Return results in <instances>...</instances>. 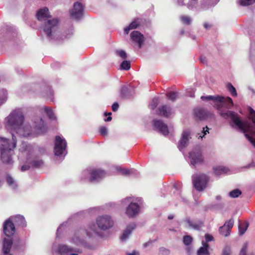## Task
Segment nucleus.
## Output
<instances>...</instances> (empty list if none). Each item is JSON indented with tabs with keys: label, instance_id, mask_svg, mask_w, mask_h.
Wrapping results in <instances>:
<instances>
[{
	"label": "nucleus",
	"instance_id": "obj_48",
	"mask_svg": "<svg viewBox=\"0 0 255 255\" xmlns=\"http://www.w3.org/2000/svg\"><path fill=\"white\" fill-rule=\"evenodd\" d=\"M158 102H159V100H158V98H154L153 99L151 103H150V107L151 108V109H155L158 104Z\"/></svg>",
	"mask_w": 255,
	"mask_h": 255
},
{
	"label": "nucleus",
	"instance_id": "obj_26",
	"mask_svg": "<svg viewBox=\"0 0 255 255\" xmlns=\"http://www.w3.org/2000/svg\"><path fill=\"white\" fill-rule=\"evenodd\" d=\"M14 248L18 251L23 252L26 248V242L19 239L14 244Z\"/></svg>",
	"mask_w": 255,
	"mask_h": 255
},
{
	"label": "nucleus",
	"instance_id": "obj_18",
	"mask_svg": "<svg viewBox=\"0 0 255 255\" xmlns=\"http://www.w3.org/2000/svg\"><path fill=\"white\" fill-rule=\"evenodd\" d=\"M10 219L14 223L15 226L25 227L26 226V223L23 216L16 215L10 217Z\"/></svg>",
	"mask_w": 255,
	"mask_h": 255
},
{
	"label": "nucleus",
	"instance_id": "obj_42",
	"mask_svg": "<svg viewBox=\"0 0 255 255\" xmlns=\"http://www.w3.org/2000/svg\"><path fill=\"white\" fill-rule=\"evenodd\" d=\"M227 88L233 96L236 97L237 96V91L232 84L228 83L227 85Z\"/></svg>",
	"mask_w": 255,
	"mask_h": 255
},
{
	"label": "nucleus",
	"instance_id": "obj_3",
	"mask_svg": "<svg viewBox=\"0 0 255 255\" xmlns=\"http://www.w3.org/2000/svg\"><path fill=\"white\" fill-rule=\"evenodd\" d=\"M38 20L44 21L42 26L44 33L50 40H63L70 37L73 34V28L71 26L66 34L62 35L59 29V19L57 18H50L49 9L46 7L39 9L36 13Z\"/></svg>",
	"mask_w": 255,
	"mask_h": 255
},
{
	"label": "nucleus",
	"instance_id": "obj_8",
	"mask_svg": "<svg viewBox=\"0 0 255 255\" xmlns=\"http://www.w3.org/2000/svg\"><path fill=\"white\" fill-rule=\"evenodd\" d=\"M209 180V177L205 174H194L192 176V181L195 189L201 191L205 189Z\"/></svg>",
	"mask_w": 255,
	"mask_h": 255
},
{
	"label": "nucleus",
	"instance_id": "obj_12",
	"mask_svg": "<svg viewBox=\"0 0 255 255\" xmlns=\"http://www.w3.org/2000/svg\"><path fill=\"white\" fill-rule=\"evenodd\" d=\"M106 172L101 169L92 168L91 175L89 177V181L97 183L100 181L106 176Z\"/></svg>",
	"mask_w": 255,
	"mask_h": 255
},
{
	"label": "nucleus",
	"instance_id": "obj_4",
	"mask_svg": "<svg viewBox=\"0 0 255 255\" xmlns=\"http://www.w3.org/2000/svg\"><path fill=\"white\" fill-rule=\"evenodd\" d=\"M114 225V221L112 218L108 215L99 216L96 218V225L94 223H91L88 225V229L86 230L87 235L90 237L92 236V232L97 234L98 229L102 231H107Z\"/></svg>",
	"mask_w": 255,
	"mask_h": 255
},
{
	"label": "nucleus",
	"instance_id": "obj_10",
	"mask_svg": "<svg viewBox=\"0 0 255 255\" xmlns=\"http://www.w3.org/2000/svg\"><path fill=\"white\" fill-rule=\"evenodd\" d=\"M52 250L60 255H78L77 253H72L75 251L73 247L63 244H59L58 246L54 245L52 248Z\"/></svg>",
	"mask_w": 255,
	"mask_h": 255
},
{
	"label": "nucleus",
	"instance_id": "obj_39",
	"mask_svg": "<svg viewBox=\"0 0 255 255\" xmlns=\"http://www.w3.org/2000/svg\"><path fill=\"white\" fill-rule=\"evenodd\" d=\"M220 234L225 237L228 236L230 234V231L227 230V228H226V226H223L220 227L219 230Z\"/></svg>",
	"mask_w": 255,
	"mask_h": 255
},
{
	"label": "nucleus",
	"instance_id": "obj_54",
	"mask_svg": "<svg viewBox=\"0 0 255 255\" xmlns=\"http://www.w3.org/2000/svg\"><path fill=\"white\" fill-rule=\"evenodd\" d=\"M231 254V249L229 247H226L222 253V255H230Z\"/></svg>",
	"mask_w": 255,
	"mask_h": 255
},
{
	"label": "nucleus",
	"instance_id": "obj_52",
	"mask_svg": "<svg viewBox=\"0 0 255 255\" xmlns=\"http://www.w3.org/2000/svg\"><path fill=\"white\" fill-rule=\"evenodd\" d=\"M67 224V223H64L62 224H61L59 227L58 228L57 230V233H56V238H58L59 237V234L60 233L61 231L62 230V228L64 227V226H66Z\"/></svg>",
	"mask_w": 255,
	"mask_h": 255
},
{
	"label": "nucleus",
	"instance_id": "obj_5",
	"mask_svg": "<svg viewBox=\"0 0 255 255\" xmlns=\"http://www.w3.org/2000/svg\"><path fill=\"white\" fill-rule=\"evenodd\" d=\"M12 144H9L7 139L0 137V150L1 152V161L7 164L12 163V155L13 154V149L16 147V139L13 133H12Z\"/></svg>",
	"mask_w": 255,
	"mask_h": 255
},
{
	"label": "nucleus",
	"instance_id": "obj_30",
	"mask_svg": "<svg viewBox=\"0 0 255 255\" xmlns=\"http://www.w3.org/2000/svg\"><path fill=\"white\" fill-rule=\"evenodd\" d=\"M91 170L92 168H89L84 170L81 174V180H88L89 181V177L91 175Z\"/></svg>",
	"mask_w": 255,
	"mask_h": 255
},
{
	"label": "nucleus",
	"instance_id": "obj_22",
	"mask_svg": "<svg viewBox=\"0 0 255 255\" xmlns=\"http://www.w3.org/2000/svg\"><path fill=\"white\" fill-rule=\"evenodd\" d=\"M172 110L170 106L164 105L159 108V114L167 118L172 114Z\"/></svg>",
	"mask_w": 255,
	"mask_h": 255
},
{
	"label": "nucleus",
	"instance_id": "obj_7",
	"mask_svg": "<svg viewBox=\"0 0 255 255\" xmlns=\"http://www.w3.org/2000/svg\"><path fill=\"white\" fill-rule=\"evenodd\" d=\"M66 147L67 143L65 139L63 137L56 136L54 149L55 156L62 157L63 158L65 157L67 153Z\"/></svg>",
	"mask_w": 255,
	"mask_h": 255
},
{
	"label": "nucleus",
	"instance_id": "obj_57",
	"mask_svg": "<svg viewBox=\"0 0 255 255\" xmlns=\"http://www.w3.org/2000/svg\"><path fill=\"white\" fill-rule=\"evenodd\" d=\"M119 107V106L118 103L117 102L114 103L112 106L113 111L114 112H116L118 110Z\"/></svg>",
	"mask_w": 255,
	"mask_h": 255
},
{
	"label": "nucleus",
	"instance_id": "obj_44",
	"mask_svg": "<svg viewBox=\"0 0 255 255\" xmlns=\"http://www.w3.org/2000/svg\"><path fill=\"white\" fill-rule=\"evenodd\" d=\"M234 223V220L233 219H230L229 220L227 221L224 225L226 226V228H227V230L231 231V229L233 227Z\"/></svg>",
	"mask_w": 255,
	"mask_h": 255
},
{
	"label": "nucleus",
	"instance_id": "obj_34",
	"mask_svg": "<svg viewBox=\"0 0 255 255\" xmlns=\"http://www.w3.org/2000/svg\"><path fill=\"white\" fill-rule=\"evenodd\" d=\"M117 170L120 172L122 175H130L133 172V169H128L126 168H122L120 167H117Z\"/></svg>",
	"mask_w": 255,
	"mask_h": 255
},
{
	"label": "nucleus",
	"instance_id": "obj_64",
	"mask_svg": "<svg viewBox=\"0 0 255 255\" xmlns=\"http://www.w3.org/2000/svg\"><path fill=\"white\" fill-rule=\"evenodd\" d=\"M112 118L111 116H109L105 120L106 122H110L112 120Z\"/></svg>",
	"mask_w": 255,
	"mask_h": 255
},
{
	"label": "nucleus",
	"instance_id": "obj_55",
	"mask_svg": "<svg viewBox=\"0 0 255 255\" xmlns=\"http://www.w3.org/2000/svg\"><path fill=\"white\" fill-rule=\"evenodd\" d=\"M206 128H207L206 130H205V128H203V131L201 133H199V138H202L203 136H205V135H206L207 134V133H209V128H207V127H206Z\"/></svg>",
	"mask_w": 255,
	"mask_h": 255
},
{
	"label": "nucleus",
	"instance_id": "obj_60",
	"mask_svg": "<svg viewBox=\"0 0 255 255\" xmlns=\"http://www.w3.org/2000/svg\"><path fill=\"white\" fill-rule=\"evenodd\" d=\"M200 60L203 63H207L206 58L205 56H202L200 57Z\"/></svg>",
	"mask_w": 255,
	"mask_h": 255
},
{
	"label": "nucleus",
	"instance_id": "obj_9",
	"mask_svg": "<svg viewBox=\"0 0 255 255\" xmlns=\"http://www.w3.org/2000/svg\"><path fill=\"white\" fill-rule=\"evenodd\" d=\"M137 202H130L126 210V214L129 218L136 216L140 212L141 206L142 203L141 199H137Z\"/></svg>",
	"mask_w": 255,
	"mask_h": 255
},
{
	"label": "nucleus",
	"instance_id": "obj_40",
	"mask_svg": "<svg viewBox=\"0 0 255 255\" xmlns=\"http://www.w3.org/2000/svg\"><path fill=\"white\" fill-rule=\"evenodd\" d=\"M167 98L172 101H175L178 97V93L175 92H168L166 93Z\"/></svg>",
	"mask_w": 255,
	"mask_h": 255
},
{
	"label": "nucleus",
	"instance_id": "obj_20",
	"mask_svg": "<svg viewBox=\"0 0 255 255\" xmlns=\"http://www.w3.org/2000/svg\"><path fill=\"white\" fill-rule=\"evenodd\" d=\"M70 242L78 246L89 247V245L87 241L85 239H81L79 237L78 233H75L74 237L70 239Z\"/></svg>",
	"mask_w": 255,
	"mask_h": 255
},
{
	"label": "nucleus",
	"instance_id": "obj_31",
	"mask_svg": "<svg viewBox=\"0 0 255 255\" xmlns=\"http://www.w3.org/2000/svg\"><path fill=\"white\" fill-rule=\"evenodd\" d=\"M53 92L49 86L46 88V91L43 93V97L47 100L53 101Z\"/></svg>",
	"mask_w": 255,
	"mask_h": 255
},
{
	"label": "nucleus",
	"instance_id": "obj_28",
	"mask_svg": "<svg viewBox=\"0 0 255 255\" xmlns=\"http://www.w3.org/2000/svg\"><path fill=\"white\" fill-rule=\"evenodd\" d=\"M6 180L7 184L12 189H15L17 188V183L11 175L9 174L7 175L6 177Z\"/></svg>",
	"mask_w": 255,
	"mask_h": 255
},
{
	"label": "nucleus",
	"instance_id": "obj_62",
	"mask_svg": "<svg viewBox=\"0 0 255 255\" xmlns=\"http://www.w3.org/2000/svg\"><path fill=\"white\" fill-rule=\"evenodd\" d=\"M213 0H208V2L210 4H211V6H213V5H214L217 2H213Z\"/></svg>",
	"mask_w": 255,
	"mask_h": 255
},
{
	"label": "nucleus",
	"instance_id": "obj_19",
	"mask_svg": "<svg viewBox=\"0 0 255 255\" xmlns=\"http://www.w3.org/2000/svg\"><path fill=\"white\" fill-rule=\"evenodd\" d=\"M136 227V224L135 223H132L129 224L124 231V233L122 236L121 237V240L122 241L124 242L127 241L131 232L133 230H134Z\"/></svg>",
	"mask_w": 255,
	"mask_h": 255
},
{
	"label": "nucleus",
	"instance_id": "obj_25",
	"mask_svg": "<svg viewBox=\"0 0 255 255\" xmlns=\"http://www.w3.org/2000/svg\"><path fill=\"white\" fill-rule=\"evenodd\" d=\"M202 247H200L197 251V255H208L209 254L208 244L205 243L204 241H202Z\"/></svg>",
	"mask_w": 255,
	"mask_h": 255
},
{
	"label": "nucleus",
	"instance_id": "obj_21",
	"mask_svg": "<svg viewBox=\"0 0 255 255\" xmlns=\"http://www.w3.org/2000/svg\"><path fill=\"white\" fill-rule=\"evenodd\" d=\"M13 244L11 238H5L3 240L2 253L4 255L9 254Z\"/></svg>",
	"mask_w": 255,
	"mask_h": 255
},
{
	"label": "nucleus",
	"instance_id": "obj_16",
	"mask_svg": "<svg viewBox=\"0 0 255 255\" xmlns=\"http://www.w3.org/2000/svg\"><path fill=\"white\" fill-rule=\"evenodd\" d=\"M130 38L133 43L137 44L140 48L143 44L145 38L144 36L137 31H133L130 33Z\"/></svg>",
	"mask_w": 255,
	"mask_h": 255
},
{
	"label": "nucleus",
	"instance_id": "obj_1",
	"mask_svg": "<svg viewBox=\"0 0 255 255\" xmlns=\"http://www.w3.org/2000/svg\"><path fill=\"white\" fill-rule=\"evenodd\" d=\"M201 99L204 101H212L215 103L214 107L217 108L219 114L223 118H230V125L234 128H237L243 132L246 138L255 147V139L253 137L255 136V111L250 107L249 108L248 121H242L238 115L231 111H223L221 105L223 102V97L220 96H202Z\"/></svg>",
	"mask_w": 255,
	"mask_h": 255
},
{
	"label": "nucleus",
	"instance_id": "obj_13",
	"mask_svg": "<svg viewBox=\"0 0 255 255\" xmlns=\"http://www.w3.org/2000/svg\"><path fill=\"white\" fill-rule=\"evenodd\" d=\"M84 12V7L82 4L79 2H75L73 5V7L70 11L71 17L75 19H80Z\"/></svg>",
	"mask_w": 255,
	"mask_h": 255
},
{
	"label": "nucleus",
	"instance_id": "obj_59",
	"mask_svg": "<svg viewBox=\"0 0 255 255\" xmlns=\"http://www.w3.org/2000/svg\"><path fill=\"white\" fill-rule=\"evenodd\" d=\"M127 255H139V254L135 251H133L131 253L127 254Z\"/></svg>",
	"mask_w": 255,
	"mask_h": 255
},
{
	"label": "nucleus",
	"instance_id": "obj_29",
	"mask_svg": "<svg viewBox=\"0 0 255 255\" xmlns=\"http://www.w3.org/2000/svg\"><path fill=\"white\" fill-rule=\"evenodd\" d=\"M214 173L217 175H220L228 172V169L224 166H218L213 168Z\"/></svg>",
	"mask_w": 255,
	"mask_h": 255
},
{
	"label": "nucleus",
	"instance_id": "obj_41",
	"mask_svg": "<svg viewBox=\"0 0 255 255\" xmlns=\"http://www.w3.org/2000/svg\"><path fill=\"white\" fill-rule=\"evenodd\" d=\"M255 0H238V2L242 6H248L253 4Z\"/></svg>",
	"mask_w": 255,
	"mask_h": 255
},
{
	"label": "nucleus",
	"instance_id": "obj_46",
	"mask_svg": "<svg viewBox=\"0 0 255 255\" xmlns=\"http://www.w3.org/2000/svg\"><path fill=\"white\" fill-rule=\"evenodd\" d=\"M116 53L122 59H126L127 57V53L123 50H118L116 51Z\"/></svg>",
	"mask_w": 255,
	"mask_h": 255
},
{
	"label": "nucleus",
	"instance_id": "obj_56",
	"mask_svg": "<svg viewBox=\"0 0 255 255\" xmlns=\"http://www.w3.org/2000/svg\"><path fill=\"white\" fill-rule=\"evenodd\" d=\"M205 240L206 242H209L213 240V237L209 234L205 235Z\"/></svg>",
	"mask_w": 255,
	"mask_h": 255
},
{
	"label": "nucleus",
	"instance_id": "obj_27",
	"mask_svg": "<svg viewBox=\"0 0 255 255\" xmlns=\"http://www.w3.org/2000/svg\"><path fill=\"white\" fill-rule=\"evenodd\" d=\"M41 110L47 115L50 120H56V118L55 116L53 111L50 107H44L41 109Z\"/></svg>",
	"mask_w": 255,
	"mask_h": 255
},
{
	"label": "nucleus",
	"instance_id": "obj_38",
	"mask_svg": "<svg viewBox=\"0 0 255 255\" xmlns=\"http://www.w3.org/2000/svg\"><path fill=\"white\" fill-rule=\"evenodd\" d=\"M130 68V62L127 60H124L122 62L120 65V68L121 70H128Z\"/></svg>",
	"mask_w": 255,
	"mask_h": 255
},
{
	"label": "nucleus",
	"instance_id": "obj_6",
	"mask_svg": "<svg viewBox=\"0 0 255 255\" xmlns=\"http://www.w3.org/2000/svg\"><path fill=\"white\" fill-rule=\"evenodd\" d=\"M34 150V147L32 145L23 142L19 149L18 158L23 160V158H25V162L31 164V166L39 167L42 165L43 161L39 158L33 159V153Z\"/></svg>",
	"mask_w": 255,
	"mask_h": 255
},
{
	"label": "nucleus",
	"instance_id": "obj_45",
	"mask_svg": "<svg viewBox=\"0 0 255 255\" xmlns=\"http://www.w3.org/2000/svg\"><path fill=\"white\" fill-rule=\"evenodd\" d=\"M128 88L127 86H123L121 89V94L122 97L126 98L128 96Z\"/></svg>",
	"mask_w": 255,
	"mask_h": 255
},
{
	"label": "nucleus",
	"instance_id": "obj_47",
	"mask_svg": "<svg viewBox=\"0 0 255 255\" xmlns=\"http://www.w3.org/2000/svg\"><path fill=\"white\" fill-rule=\"evenodd\" d=\"M183 242L186 246H188L192 243V238L190 236H185L183 237Z\"/></svg>",
	"mask_w": 255,
	"mask_h": 255
},
{
	"label": "nucleus",
	"instance_id": "obj_23",
	"mask_svg": "<svg viewBox=\"0 0 255 255\" xmlns=\"http://www.w3.org/2000/svg\"><path fill=\"white\" fill-rule=\"evenodd\" d=\"M194 114L195 117L200 120L205 119L208 115V113L206 110L201 108L195 109Z\"/></svg>",
	"mask_w": 255,
	"mask_h": 255
},
{
	"label": "nucleus",
	"instance_id": "obj_35",
	"mask_svg": "<svg viewBox=\"0 0 255 255\" xmlns=\"http://www.w3.org/2000/svg\"><path fill=\"white\" fill-rule=\"evenodd\" d=\"M248 225L246 223H240L239 225V231L240 235H243L246 232Z\"/></svg>",
	"mask_w": 255,
	"mask_h": 255
},
{
	"label": "nucleus",
	"instance_id": "obj_51",
	"mask_svg": "<svg viewBox=\"0 0 255 255\" xmlns=\"http://www.w3.org/2000/svg\"><path fill=\"white\" fill-rule=\"evenodd\" d=\"M247 251V244H245L241 250L240 255H246ZM249 255H254V254H251Z\"/></svg>",
	"mask_w": 255,
	"mask_h": 255
},
{
	"label": "nucleus",
	"instance_id": "obj_43",
	"mask_svg": "<svg viewBox=\"0 0 255 255\" xmlns=\"http://www.w3.org/2000/svg\"><path fill=\"white\" fill-rule=\"evenodd\" d=\"M187 222L190 227H192V228L195 229V230H199L202 226V223L200 222L199 223H193L191 221H190L189 220H187Z\"/></svg>",
	"mask_w": 255,
	"mask_h": 255
},
{
	"label": "nucleus",
	"instance_id": "obj_50",
	"mask_svg": "<svg viewBox=\"0 0 255 255\" xmlns=\"http://www.w3.org/2000/svg\"><path fill=\"white\" fill-rule=\"evenodd\" d=\"M159 252L162 255H169L170 251L169 249L164 247H161L159 249Z\"/></svg>",
	"mask_w": 255,
	"mask_h": 255
},
{
	"label": "nucleus",
	"instance_id": "obj_58",
	"mask_svg": "<svg viewBox=\"0 0 255 255\" xmlns=\"http://www.w3.org/2000/svg\"><path fill=\"white\" fill-rule=\"evenodd\" d=\"M30 166H31V165H29L26 164V165H22L21 167V170L22 171L27 170L29 169Z\"/></svg>",
	"mask_w": 255,
	"mask_h": 255
},
{
	"label": "nucleus",
	"instance_id": "obj_24",
	"mask_svg": "<svg viewBox=\"0 0 255 255\" xmlns=\"http://www.w3.org/2000/svg\"><path fill=\"white\" fill-rule=\"evenodd\" d=\"M140 19L139 18L135 19L134 21L131 22L128 26H127L125 28V33L126 34H128L130 30L137 28L140 24Z\"/></svg>",
	"mask_w": 255,
	"mask_h": 255
},
{
	"label": "nucleus",
	"instance_id": "obj_17",
	"mask_svg": "<svg viewBox=\"0 0 255 255\" xmlns=\"http://www.w3.org/2000/svg\"><path fill=\"white\" fill-rule=\"evenodd\" d=\"M190 137V132L188 130H184L182 134V137L179 141L178 147L180 151L187 145Z\"/></svg>",
	"mask_w": 255,
	"mask_h": 255
},
{
	"label": "nucleus",
	"instance_id": "obj_11",
	"mask_svg": "<svg viewBox=\"0 0 255 255\" xmlns=\"http://www.w3.org/2000/svg\"><path fill=\"white\" fill-rule=\"evenodd\" d=\"M189 157L192 165L196 166L204 162V158L199 148H195L189 153Z\"/></svg>",
	"mask_w": 255,
	"mask_h": 255
},
{
	"label": "nucleus",
	"instance_id": "obj_53",
	"mask_svg": "<svg viewBox=\"0 0 255 255\" xmlns=\"http://www.w3.org/2000/svg\"><path fill=\"white\" fill-rule=\"evenodd\" d=\"M100 133L102 135L105 136L107 135L108 130L105 127H102L100 129Z\"/></svg>",
	"mask_w": 255,
	"mask_h": 255
},
{
	"label": "nucleus",
	"instance_id": "obj_36",
	"mask_svg": "<svg viewBox=\"0 0 255 255\" xmlns=\"http://www.w3.org/2000/svg\"><path fill=\"white\" fill-rule=\"evenodd\" d=\"M7 91L5 90H2L0 94V106L3 104L7 99Z\"/></svg>",
	"mask_w": 255,
	"mask_h": 255
},
{
	"label": "nucleus",
	"instance_id": "obj_61",
	"mask_svg": "<svg viewBox=\"0 0 255 255\" xmlns=\"http://www.w3.org/2000/svg\"><path fill=\"white\" fill-rule=\"evenodd\" d=\"M184 0H177L178 4L181 6L184 5Z\"/></svg>",
	"mask_w": 255,
	"mask_h": 255
},
{
	"label": "nucleus",
	"instance_id": "obj_63",
	"mask_svg": "<svg viewBox=\"0 0 255 255\" xmlns=\"http://www.w3.org/2000/svg\"><path fill=\"white\" fill-rule=\"evenodd\" d=\"M204 27L206 29H208L209 28H210V25L209 24L207 23H205L204 24Z\"/></svg>",
	"mask_w": 255,
	"mask_h": 255
},
{
	"label": "nucleus",
	"instance_id": "obj_37",
	"mask_svg": "<svg viewBox=\"0 0 255 255\" xmlns=\"http://www.w3.org/2000/svg\"><path fill=\"white\" fill-rule=\"evenodd\" d=\"M242 194V192L238 189H234L229 193V196L231 198H237Z\"/></svg>",
	"mask_w": 255,
	"mask_h": 255
},
{
	"label": "nucleus",
	"instance_id": "obj_49",
	"mask_svg": "<svg viewBox=\"0 0 255 255\" xmlns=\"http://www.w3.org/2000/svg\"><path fill=\"white\" fill-rule=\"evenodd\" d=\"M196 0H190L187 3V7L190 9H193L196 5Z\"/></svg>",
	"mask_w": 255,
	"mask_h": 255
},
{
	"label": "nucleus",
	"instance_id": "obj_14",
	"mask_svg": "<svg viewBox=\"0 0 255 255\" xmlns=\"http://www.w3.org/2000/svg\"><path fill=\"white\" fill-rule=\"evenodd\" d=\"M3 232L7 237L13 235L15 232V226L10 217L3 224Z\"/></svg>",
	"mask_w": 255,
	"mask_h": 255
},
{
	"label": "nucleus",
	"instance_id": "obj_2",
	"mask_svg": "<svg viewBox=\"0 0 255 255\" xmlns=\"http://www.w3.org/2000/svg\"><path fill=\"white\" fill-rule=\"evenodd\" d=\"M24 116L20 109H15L11 112L5 119L6 128L11 129V134L14 132L20 136L30 137L44 133L47 127L41 118L37 117L33 120V128L28 123L24 122Z\"/></svg>",
	"mask_w": 255,
	"mask_h": 255
},
{
	"label": "nucleus",
	"instance_id": "obj_15",
	"mask_svg": "<svg viewBox=\"0 0 255 255\" xmlns=\"http://www.w3.org/2000/svg\"><path fill=\"white\" fill-rule=\"evenodd\" d=\"M154 129L164 136L167 135L168 133V127L162 120H154L153 121Z\"/></svg>",
	"mask_w": 255,
	"mask_h": 255
},
{
	"label": "nucleus",
	"instance_id": "obj_32",
	"mask_svg": "<svg viewBox=\"0 0 255 255\" xmlns=\"http://www.w3.org/2000/svg\"><path fill=\"white\" fill-rule=\"evenodd\" d=\"M224 100L223 103L221 105V108L223 107L224 105H227V108L228 109H230L233 106V101L232 99L229 97L226 98L223 97Z\"/></svg>",
	"mask_w": 255,
	"mask_h": 255
},
{
	"label": "nucleus",
	"instance_id": "obj_33",
	"mask_svg": "<svg viewBox=\"0 0 255 255\" xmlns=\"http://www.w3.org/2000/svg\"><path fill=\"white\" fill-rule=\"evenodd\" d=\"M180 20L182 23L186 25H190L192 22V18L187 15H181Z\"/></svg>",
	"mask_w": 255,
	"mask_h": 255
}]
</instances>
